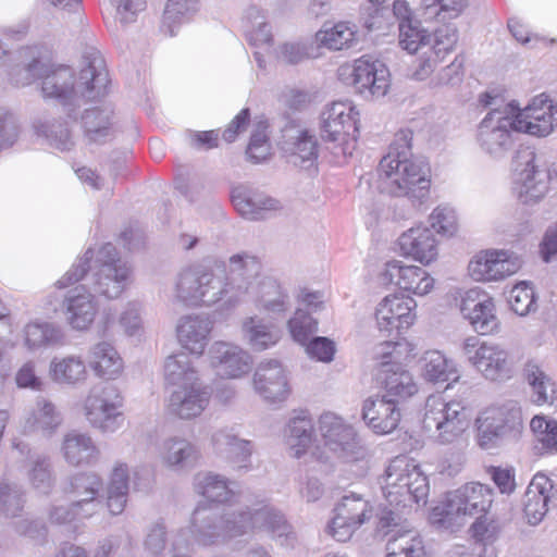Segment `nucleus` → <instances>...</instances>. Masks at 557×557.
I'll return each mask as SVG.
<instances>
[{
  "label": "nucleus",
  "instance_id": "f257e3e1",
  "mask_svg": "<svg viewBox=\"0 0 557 557\" xmlns=\"http://www.w3.org/2000/svg\"><path fill=\"white\" fill-rule=\"evenodd\" d=\"M18 71L23 77L14 79L16 86L28 85L35 77L40 78L42 97L59 102L73 121L77 120L82 106L106 94L109 84L108 71L99 55L88 58L78 76L69 66L49 67L38 60Z\"/></svg>",
  "mask_w": 557,
  "mask_h": 557
},
{
  "label": "nucleus",
  "instance_id": "f03ea898",
  "mask_svg": "<svg viewBox=\"0 0 557 557\" xmlns=\"http://www.w3.org/2000/svg\"><path fill=\"white\" fill-rule=\"evenodd\" d=\"M256 529L271 533L281 545L290 544L293 539L290 525L284 516L267 504L222 511L198 505L190 519L191 535L202 546L220 544Z\"/></svg>",
  "mask_w": 557,
  "mask_h": 557
},
{
  "label": "nucleus",
  "instance_id": "7ed1b4c3",
  "mask_svg": "<svg viewBox=\"0 0 557 557\" xmlns=\"http://www.w3.org/2000/svg\"><path fill=\"white\" fill-rule=\"evenodd\" d=\"M412 133L399 131L388 152L377 166L380 188L394 197L407 198L413 207L423 205L430 196L431 169L426 162L413 157Z\"/></svg>",
  "mask_w": 557,
  "mask_h": 557
},
{
  "label": "nucleus",
  "instance_id": "20e7f679",
  "mask_svg": "<svg viewBox=\"0 0 557 557\" xmlns=\"http://www.w3.org/2000/svg\"><path fill=\"white\" fill-rule=\"evenodd\" d=\"M163 371L166 383L173 386L166 400L168 413L186 421L200 417L208 408L212 393L190 357L185 352L168 356Z\"/></svg>",
  "mask_w": 557,
  "mask_h": 557
},
{
  "label": "nucleus",
  "instance_id": "39448f33",
  "mask_svg": "<svg viewBox=\"0 0 557 557\" xmlns=\"http://www.w3.org/2000/svg\"><path fill=\"white\" fill-rule=\"evenodd\" d=\"M89 271L94 289L111 299L123 293L131 278V267L117 257L115 247L107 243L97 251L92 248L87 249L57 285L59 288H65L83 280Z\"/></svg>",
  "mask_w": 557,
  "mask_h": 557
},
{
  "label": "nucleus",
  "instance_id": "423d86ee",
  "mask_svg": "<svg viewBox=\"0 0 557 557\" xmlns=\"http://www.w3.org/2000/svg\"><path fill=\"white\" fill-rule=\"evenodd\" d=\"M493 492L487 485L470 482L448 492L445 499L430 513V521L442 530L455 532L468 518L483 517L493 503Z\"/></svg>",
  "mask_w": 557,
  "mask_h": 557
},
{
  "label": "nucleus",
  "instance_id": "0eeeda50",
  "mask_svg": "<svg viewBox=\"0 0 557 557\" xmlns=\"http://www.w3.org/2000/svg\"><path fill=\"white\" fill-rule=\"evenodd\" d=\"M225 267L215 264H191L183 268L176 275L173 285V301L186 307H211L222 304L223 274Z\"/></svg>",
  "mask_w": 557,
  "mask_h": 557
},
{
  "label": "nucleus",
  "instance_id": "6e6552de",
  "mask_svg": "<svg viewBox=\"0 0 557 557\" xmlns=\"http://www.w3.org/2000/svg\"><path fill=\"white\" fill-rule=\"evenodd\" d=\"M384 498L392 506L424 505L430 486L426 475L414 459L406 455L393 458L380 478Z\"/></svg>",
  "mask_w": 557,
  "mask_h": 557
},
{
  "label": "nucleus",
  "instance_id": "1a4fd4ad",
  "mask_svg": "<svg viewBox=\"0 0 557 557\" xmlns=\"http://www.w3.org/2000/svg\"><path fill=\"white\" fill-rule=\"evenodd\" d=\"M223 264V297L224 308H235L247 300V297L257 288L262 277V263L260 259L248 252L232 255L226 261H215Z\"/></svg>",
  "mask_w": 557,
  "mask_h": 557
},
{
  "label": "nucleus",
  "instance_id": "9d476101",
  "mask_svg": "<svg viewBox=\"0 0 557 557\" xmlns=\"http://www.w3.org/2000/svg\"><path fill=\"white\" fill-rule=\"evenodd\" d=\"M515 132V103H507L486 113L478 125L475 139L484 153L502 159L513 146Z\"/></svg>",
  "mask_w": 557,
  "mask_h": 557
},
{
  "label": "nucleus",
  "instance_id": "9b49d317",
  "mask_svg": "<svg viewBox=\"0 0 557 557\" xmlns=\"http://www.w3.org/2000/svg\"><path fill=\"white\" fill-rule=\"evenodd\" d=\"M422 423L440 444L454 443L468 426L461 403L446 401L441 395L428 397Z\"/></svg>",
  "mask_w": 557,
  "mask_h": 557
},
{
  "label": "nucleus",
  "instance_id": "f8f14e48",
  "mask_svg": "<svg viewBox=\"0 0 557 557\" xmlns=\"http://www.w3.org/2000/svg\"><path fill=\"white\" fill-rule=\"evenodd\" d=\"M475 424L478 445L483 449L494 448L505 437L521 430L523 424L521 407L513 400L491 406L480 412Z\"/></svg>",
  "mask_w": 557,
  "mask_h": 557
},
{
  "label": "nucleus",
  "instance_id": "ddd939ff",
  "mask_svg": "<svg viewBox=\"0 0 557 557\" xmlns=\"http://www.w3.org/2000/svg\"><path fill=\"white\" fill-rule=\"evenodd\" d=\"M124 398L114 385L92 388L84 401L89 424L102 433H115L124 424Z\"/></svg>",
  "mask_w": 557,
  "mask_h": 557
},
{
  "label": "nucleus",
  "instance_id": "4468645a",
  "mask_svg": "<svg viewBox=\"0 0 557 557\" xmlns=\"http://www.w3.org/2000/svg\"><path fill=\"white\" fill-rule=\"evenodd\" d=\"M462 352L467 360L487 380L503 381L509 379L515 361L510 354L500 345L480 343L475 336L466 338Z\"/></svg>",
  "mask_w": 557,
  "mask_h": 557
},
{
  "label": "nucleus",
  "instance_id": "2eb2a0df",
  "mask_svg": "<svg viewBox=\"0 0 557 557\" xmlns=\"http://www.w3.org/2000/svg\"><path fill=\"white\" fill-rule=\"evenodd\" d=\"M315 430L322 445L313 447L312 457L323 463L345 462L348 447L346 420L335 412L325 411L318 418Z\"/></svg>",
  "mask_w": 557,
  "mask_h": 557
},
{
  "label": "nucleus",
  "instance_id": "dca6fc26",
  "mask_svg": "<svg viewBox=\"0 0 557 557\" xmlns=\"http://www.w3.org/2000/svg\"><path fill=\"white\" fill-rule=\"evenodd\" d=\"M520 158L524 168L516 174L512 191L521 203L533 206L546 196L552 173L533 151H524Z\"/></svg>",
  "mask_w": 557,
  "mask_h": 557
},
{
  "label": "nucleus",
  "instance_id": "f3484780",
  "mask_svg": "<svg viewBox=\"0 0 557 557\" xmlns=\"http://www.w3.org/2000/svg\"><path fill=\"white\" fill-rule=\"evenodd\" d=\"M522 264V259L512 251L488 249L470 260L468 271L476 282H495L517 273Z\"/></svg>",
  "mask_w": 557,
  "mask_h": 557
},
{
  "label": "nucleus",
  "instance_id": "a211bd4d",
  "mask_svg": "<svg viewBox=\"0 0 557 557\" xmlns=\"http://www.w3.org/2000/svg\"><path fill=\"white\" fill-rule=\"evenodd\" d=\"M515 120L517 132L546 137L557 127V103L540 96L523 109L515 104Z\"/></svg>",
  "mask_w": 557,
  "mask_h": 557
},
{
  "label": "nucleus",
  "instance_id": "6ab92c4d",
  "mask_svg": "<svg viewBox=\"0 0 557 557\" xmlns=\"http://www.w3.org/2000/svg\"><path fill=\"white\" fill-rule=\"evenodd\" d=\"M255 393L268 404H281L290 393L287 372L276 359H265L258 363L252 375Z\"/></svg>",
  "mask_w": 557,
  "mask_h": 557
},
{
  "label": "nucleus",
  "instance_id": "aec40b11",
  "mask_svg": "<svg viewBox=\"0 0 557 557\" xmlns=\"http://www.w3.org/2000/svg\"><path fill=\"white\" fill-rule=\"evenodd\" d=\"M350 76L356 92L366 99L384 97L391 85L387 66L368 54L355 60Z\"/></svg>",
  "mask_w": 557,
  "mask_h": 557
},
{
  "label": "nucleus",
  "instance_id": "412c9836",
  "mask_svg": "<svg viewBox=\"0 0 557 557\" xmlns=\"http://www.w3.org/2000/svg\"><path fill=\"white\" fill-rule=\"evenodd\" d=\"M102 478L96 472L85 471L70 478L65 492L75 503L76 510L83 512V518H91L102 509Z\"/></svg>",
  "mask_w": 557,
  "mask_h": 557
},
{
  "label": "nucleus",
  "instance_id": "4be33fe9",
  "mask_svg": "<svg viewBox=\"0 0 557 557\" xmlns=\"http://www.w3.org/2000/svg\"><path fill=\"white\" fill-rule=\"evenodd\" d=\"M417 304L410 297L387 295L377 305L375 319L379 331L391 335L394 331L400 333L411 326L416 320L413 312Z\"/></svg>",
  "mask_w": 557,
  "mask_h": 557
},
{
  "label": "nucleus",
  "instance_id": "5701e85b",
  "mask_svg": "<svg viewBox=\"0 0 557 557\" xmlns=\"http://www.w3.org/2000/svg\"><path fill=\"white\" fill-rule=\"evenodd\" d=\"M62 309L67 325L77 332L88 331L99 312V304L85 285L76 286L65 294Z\"/></svg>",
  "mask_w": 557,
  "mask_h": 557
},
{
  "label": "nucleus",
  "instance_id": "b1692460",
  "mask_svg": "<svg viewBox=\"0 0 557 557\" xmlns=\"http://www.w3.org/2000/svg\"><path fill=\"white\" fill-rule=\"evenodd\" d=\"M384 284H394L400 289L417 296H424L434 288L435 280L426 270L417 265H406L401 261L393 260L385 264L381 273Z\"/></svg>",
  "mask_w": 557,
  "mask_h": 557
},
{
  "label": "nucleus",
  "instance_id": "393cba45",
  "mask_svg": "<svg viewBox=\"0 0 557 557\" xmlns=\"http://www.w3.org/2000/svg\"><path fill=\"white\" fill-rule=\"evenodd\" d=\"M459 309L473 329L480 334H490L497 327L495 305L491 297L472 288L461 297Z\"/></svg>",
  "mask_w": 557,
  "mask_h": 557
},
{
  "label": "nucleus",
  "instance_id": "a878e982",
  "mask_svg": "<svg viewBox=\"0 0 557 557\" xmlns=\"http://www.w3.org/2000/svg\"><path fill=\"white\" fill-rule=\"evenodd\" d=\"M210 364L216 373L226 379H239L251 368L250 355L237 345L215 342L210 350Z\"/></svg>",
  "mask_w": 557,
  "mask_h": 557
},
{
  "label": "nucleus",
  "instance_id": "bb28decb",
  "mask_svg": "<svg viewBox=\"0 0 557 557\" xmlns=\"http://www.w3.org/2000/svg\"><path fill=\"white\" fill-rule=\"evenodd\" d=\"M557 497V488L553 481L543 473L533 476L523 500V512L530 525L540 524L549 510V505Z\"/></svg>",
  "mask_w": 557,
  "mask_h": 557
},
{
  "label": "nucleus",
  "instance_id": "cd10ccee",
  "mask_svg": "<svg viewBox=\"0 0 557 557\" xmlns=\"http://www.w3.org/2000/svg\"><path fill=\"white\" fill-rule=\"evenodd\" d=\"M210 443L215 455L237 470H248L252 455L250 441L238 437L232 430L221 429L212 433Z\"/></svg>",
  "mask_w": 557,
  "mask_h": 557
},
{
  "label": "nucleus",
  "instance_id": "c85d7f7f",
  "mask_svg": "<svg viewBox=\"0 0 557 557\" xmlns=\"http://www.w3.org/2000/svg\"><path fill=\"white\" fill-rule=\"evenodd\" d=\"M246 301H251L257 310L269 315H282L292 307L287 289L271 276L262 277Z\"/></svg>",
  "mask_w": 557,
  "mask_h": 557
},
{
  "label": "nucleus",
  "instance_id": "c756f323",
  "mask_svg": "<svg viewBox=\"0 0 557 557\" xmlns=\"http://www.w3.org/2000/svg\"><path fill=\"white\" fill-rule=\"evenodd\" d=\"M283 150L290 163L308 169L318 158V140L306 128L289 127L284 133Z\"/></svg>",
  "mask_w": 557,
  "mask_h": 557
},
{
  "label": "nucleus",
  "instance_id": "7c9ffc66",
  "mask_svg": "<svg viewBox=\"0 0 557 557\" xmlns=\"http://www.w3.org/2000/svg\"><path fill=\"white\" fill-rule=\"evenodd\" d=\"M211 331V320L198 314L184 315L176 324V336L180 345L197 356L203 354Z\"/></svg>",
  "mask_w": 557,
  "mask_h": 557
},
{
  "label": "nucleus",
  "instance_id": "2f4dec72",
  "mask_svg": "<svg viewBox=\"0 0 557 557\" xmlns=\"http://www.w3.org/2000/svg\"><path fill=\"white\" fill-rule=\"evenodd\" d=\"M200 457L199 447L181 436L165 438L160 447L162 465L173 471H184L194 468Z\"/></svg>",
  "mask_w": 557,
  "mask_h": 557
},
{
  "label": "nucleus",
  "instance_id": "473e14b6",
  "mask_svg": "<svg viewBox=\"0 0 557 557\" xmlns=\"http://www.w3.org/2000/svg\"><path fill=\"white\" fill-rule=\"evenodd\" d=\"M400 250L421 263L429 264L438 255L437 242L431 228L416 226L401 234L398 239Z\"/></svg>",
  "mask_w": 557,
  "mask_h": 557
},
{
  "label": "nucleus",
  "instance_id": "72a5a7b5",
  "mask_svg": "<svg viewBox=\"0 0 557 557\" xmlns=\"http://www.w3.org/2000/svg\"><path fill=\"white\" fill-rule=\"evenodd\" d=\"M232 202L237 212L247 220H261L267 218L268 213L283 208L280 200L246 188L233 190Z\"/></svg>",
  "mask_w": 557,
  "mask_h": 557
},
{
  "label": "nucleus",
  "instance_id": "f704fd0d",
  "mask_svg": "<svg viewBox=\"0 0 557 557\" xmlns=\"http://www.w3.org/2000/svg\"><path fill=\"white\" fill-rule=\"evenodd\" d=\"M362 418L375 433L388 434L397 428L400 412L395 403L382 396L363 403Z\"/></svg>",
  "mask_w": 557,
  "mask_h": 557
},
{
  "label": "nucleus",
  "instance_id": "c9c22d12",
  "mask_svg": "<svg viewBox=\"0 0 557 557\" xmlns=\"http://www.w3.org/2000/svg\"><path fill=\"white\" fill-rule=\"evenodd\" d=\"M89 367L97 377L116 380L124 371V361L112 344L99 342L89 349Z\"/></svg>",
  "mask_w": 557,
  "mask_h": 557
},
{
  "label": "nucleus",
  "instance_id": "e433bc0d",
  "mask_svg": "<svg viewBox=\"0 0 557 557\" xmlns=\"http://www.w3.org/2000/svg\"><path fill=\"white\" fill-rule=\"evenodd\" d=\"M48 375L58 385L76 386L87 380L88 371L82 356L65 355L51 359Z\"/></svg>",
  "mask_w": 557,
  "mask_h": 557
},
{
  "label": "nucleus",
  "instance_id": "4c0bfd02",
  "mask_svg": "<svg viewBox=\"0 0 557 557\" xmlns=\"http://www.w3.org/2000/svg\"><path fill=\"white\" fill-rule=\"evenodd\" d=\"M374 377L384 389L383 397L396 405L407 400L418 392L412 374L405 367L389 372H376Z\"/></svg>",
  "mask_w": 557,
  "mask_h": 557
},
{
  "label": "nucleus",
  "instance_id": "58836bf2",
  "mask_svg": "<svg viewBox=\"0 0 557 557\" xmlns=\"http://www.w3.org/2000/svg\"><path fill=\"white\" fill-rule=\"evenodd\" d=\"M63 457L72 466L92 465L99 459L100 450L86 433L72 431L64 436Z\"/></svg>",
  "mask_w": 557,
  "mask_h": 557
},
{
  "label": "nucleus",
  "instance_id": "ea45409f",
  "mask_svg": "<svg viewBox=\"0 0 557 557\" xmlns=\"http://www.w3.org/2000/svg\"><path fill=\"white\" fill-rule=\"evenodd\" d=\"M421 373L431 383L457 382L460 377L456 363L438 350H429L423 355Z\"/></svg>",
  "mask_w": 557,
  "mask_h": 557
},
{
  "label": "nucleus",
  "instance_id": "a19ab883",
  "mask_svg": "<svg viewBox=\"0 0 557 557\" xmlns=\"http://www.w3.org/2000/svg\"><path fill=\"white\" fill-rule=\"evenodd\" d=\"M64 342V331L54 323L32 322L24 327V345L30 351L63 345Z\"/></svg>",
  "mask_w": 557,
  "mask_h": 557
},
{
  "label": "nucleus",
  "instance_id": "79ce46f5",
  "mask_svg": "<svg viewBox=\"0 0 557 557\" xmlns=\"http://www.w3.org/2000/svg\"><path fill=\"white\" fill-rule=\"evenodd\" d=\"M195 492L210 503L224 504L230 502L234 492L227 479L213 472H201L194 478Z\"/></svg>",
  "mask_w": 557,
  "mask_h": 557
},
{
  "label": "nucleus",
  "instance_id": "37998d69",
  "mask_svg": "<svg viewBox=\"0 0 557 557\" xmlns=\"http://www.w3.org/2000/svg\"><path fill=\"white\" fill-rule=\"evenodd\" d=\"M243 332L250 347L263 351L276 345L281 339L280 331L259 317H249L243 321Z\"/></svg>",
  "mask_w": 557,
  "mask_h": 557
},
{
  "label": "nucleus",
  "instance_id": "c03bdc74",
  "mask_svg": "<svg viewBox=\"0 0 557 557\" xmlns=\"http://www.w3.org/2000/svg\"><path fill=\"white\" fill-rule=\"evenodd\" d=\"M525 377L531 388V399L536 405L553 404L556 384L536 363L525 366Z\"/></svg>",
  "mask_w": 557,
  "mask_h": 557
},
{
  "label": "nucleus",
  "instance_id": "a18cd8bd",
  "mask_svg": "<svg viewBox=\"0 0 557 557\" xmlns=\"http://www.w3.org/2000/svg\"><path fill=\"white\" fill-rule=\"evenodd\" d=\"M386 557H426L422 536L413 529L389 537L386 543Z\"/></svg>",
  "mask_w": 557,
  "mask_h": 557
},
{
  "label": "nucleus",
  "instance_id": "49530a36",
  "mask_svg": "<svg viewBox=\"0 0 557 557\" xmlns=\"http://www.w3.org/2000/svg\"><path fill=\"white\" fill-rule=\"evenodd\" d=\"M27 479L30 486L40 494H48L54 485V476L50 458L37 454L27 463Z\"/></svg>",
  "mask_w": 557,
  "mask_h": 557
},
{
  "label": "nucleus",
  "instance_id": "de8ad7c7",
  "mask_svg": "<svg viewBox=\"0 0 557 557\" xmlns=\"http://www.w3.org/2000/svg\"><path fill=\"white\" fill-rule=\"evenodd\" d=\"M407 344L397 341H386L377 344L373 350L374 374L376 372H389L403 366L401 359Z\"/></svg>",
  "mask_w": 557,
  "mask_h": 557
},
{
  "label": "nucleus",
  "instance_id": "09e8293b",
  "mask_svg": "<svg viewBox=\"0 0 557 557\" xmlns=\"http://www.w3.org/2000/svg\"><path fill=\"white\" fill-rule=\"evenodd\" d=\"M322 137L336 141L345 136V126L348 121V107L345 102L335 101L322 113Z\"/></svg>",
  "mask_w": 557,
  "mask_h": 557
},
{
  "label": "nucleus",
  "instance_id": "8fccbe9b",
  "mask_svg": "<svg viewBox=\"0 0 557 557\" xmlns=\"http://www.w3.org/2000/svg\"><path fill=\"white\" fill-rule=\"evenodd\" d=\"M61 414L55 406L46 398H39L26 423L32 430L51 434L61 424Z\"/></svg>",
  "mask_w": 557,
  "mask_h": 557
},
{
  "label": "nucleus",
  "instance_id": "3c124183",
  "mask_svg": "<svg viewBox=\"0 0 557 557\" xmlns=\"http://www.w3.org/2000/svg\"><path fill=\"white\" fill-rule=\"evenodd\" d=\"M313 424L306 417H296L288 424L287 442L293 457H302L312 444Z\"/></svg>",
  "mask_w": 557,
  "mask_h": 557
},
{
  "label": "nucleus",
  "instance_id": "603ef678",
  "mask_svg": "<svg viewBox=\"0 0 557 557\" xmlns=\"http://www.w3.org/2000/svg\"><path fill=\"white\" fill-rule=\"evenodd\" d=\"M199 9V0H168L163 13V27L173 36L178 26L189 21Z\"/></svg>",
  "mask_w": 557,
  "mask_h": 557
},
{
  "label": "nucleus",
  "instance_id": "864d4df0",
  "mask_svg": "<svg viewBox=\"0 0 557 557\" xmlns=\"http://www.w3.org/2000/svg\"><path fill=\"white\" fill-rule=\"evenodd\" d=\"M112 111L108 108H92L85 110L82 115L85 134L90 141H101L111 132Z\"/></svg>",
  "mask_w": 557,
  "mask_h": 557
},
{
  "label": "nucleus",
  "instance_id": "5fc2aeb1",
  "mask_svg": "<svg viewBox=\"0 0 557 557\" xmlns=\"http://www.w3.org/2000/svg\"><path fill=\"white\" fill-rule=\"evenodd\" d=\"M246 16L251 24L250 29L247 30L249 44L268 52L272 47L273 37L263 13L257 7H251Z\"/></svg>",
  "mask_w": 557,
  "mask_h": 557
},
{
  "label": "nucleus",
  "instance_id": "6e6d98bb",
  "mask_svg": "<svg viewBox=\"0 0 557 557\" xmlns=\"http://www.w3.org/2000/svg\"><path fill=\"white\" fill-rule=\"evenodd\" d=\"M34 128L38 135L44 136L57 149L70 150L74 145L67 124H50L48 121H38Z\"/></svg>",
  "mask_w": 557,
  "mask_h": 557
},
{
  "label": "nucleus",
  "instance_id": "4d7b16f0",
  "mask_svg": "<svg viewBox=\"0 0 557 557\" xmlns=\"http://www.w3.org/2000/svg\"><path fill=\"white\" fill-rule=\"evenodd\" d=\"M371 458L369 445L361 436L350 432V474L364 478L370 470Z\"/></svg>",
  "mask_w": 557,
  "mask_h": 557
},
{
  "label": "nucleus",
  "instance_id": "13d9d810",
  "mask_svg": "<svg viewBox=\"0 0 557 557\" xmlns=\"http://www.w3.org/2000/svg\"><path fill=\"white\" fill-rule=\"evenodd\" d=\"M399 46L409 53H416L422 46L431 42V35L421 27L420 22L398 25Z\"/></svg>",
  "mask_w": 557,
  "mask_h": 557
},
{
  "label": "nucleus",
  "instance_id": "bf43d9fd",
  "mask_svg": "<svg viewBox=\"0 0 557 557\" xmlns=\"http://www.w3.org/2000/svg\"><path fill=\"white\" fill-rule=\"evenodd\" d=\"M347 32L348 23L346 22H338L334 25L326 22L315 33L314 39L319 47H325L329 50H341L348 42Z\"/></svg>",
  "mask_w": 557,
  "mask_h": 557
},
{
  "label": "nucleus",
  "instance_id": "052dcab7",
  "mask_svg": "<svg viewBox=\"0 0 557 557\" xmlns=\"http://www.w3.org/2000/svg\"><path fill=\"white\" fill-rule=\"evenodd\" d=\"M431 227L443 236H453L458 230L455 208L447 203L438 205L429 216Z\"/></svg>",
  "mask_w": 557,
  "mask_h": 557
},
{
  "label": "nucleus",
  "instance_id": "680f3d73",
  "mask_svg": "<svg viewBox=\"0 0 557 557\" xmlns=\"http://www.w3.org/2000/svg\"><path fill=\"white\" fill-rule=\"evenodd\" d=\"M287 329L292 338L305 346L309 336L317 332L318 322L306 311L298 309L287 322Z\"/></svg>",
  "mask_w": 557,
  "mask_h": 557
},
{
  "label": "nucleus",
  "instance_id": "e2e57ef3",
  "mask_svg": "<svg viewBox=\"0 0 557 557\" xmlns=\"http://www.w3.org/2000/svg\"><path fill=\"white\" fill-rule=\"evenodd\" d=\"M508 302L515 313L527 315L536 309L534 289L525 282H521L510 290Z\"/></svg>",
  "mask_w": 557,
  "mask_h": 557
},
{
  "label": "nucleus",
  "instance_id": "0e129e2a",
  "mask_svg": "<svg viewBox=\"0 0 557 557\" xmlns=\"http://www.w3.org/2000/svg\"><path fill=\"white\" fill-rule=\"evenodd\" d=\"M24 507L22 488L11 482H0V510L9 517L17 516Z\"/></svg>",
  "mask_w": 557,
  "mask_h": 557
},
{
  "label": "nucleus",
  "instance_id": "69168bd1",
  "mask_svg": "<svg viewBox=\"0 0 557 557\" xmlns=\"http://www.w3.org/2000/svg\"><path fill=\"white\" fill-rule=\"evenodd\" d=\"M112 9L115 23L127 26L137 20V15L145 9L143 0H108Z\"/></svg>",
  "mask_w": 557,
  "mask_h": 557
},
{
  "label": "nucleus",
  "instance_id": "338daca9",
  "mask_svg": "<svg viewBox=\"0 0 557 557\" xmlns=\"http://www.w3.org/2000/svg\"><path fill=\"white\" fill-rule=\"evenodd\" d=\"M166 535V527L164 525L163 521L159 520L152 523L148 529L144 542L145 550L153 557H160L168 544Z\"/></svg>",
  "mask_w": 557,
  "mask_h": 557
},
{
  "label": "nucleus",
  "instance_id": "774afa93",
  "mask_svg": "<svg viewBox=\"0 0 557 557\" xmlns=\"http://www.w3.org/2000/svg\"><path fill=\"white\" fill-rule=\"evenodd\" d=\"M433 53L449 52L454 49L458 40V30L454 24H444L437 27L431 35Z\"/></svg>",
  "mask_w": 557,
  "mask_h": 557
}]
</instances>
